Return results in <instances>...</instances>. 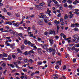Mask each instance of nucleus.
<instances>
[{"mask_svg": "<svg viewBox=\"0 0 79 79\" xmlns=\"http://www.w3.org/2000/svg\"><path fill=\"white\" fill-rule=\"evenodd\" d=\"M24 43L25 44L27 45V40H25L24 42Z\"/></svg>", "mask_w": 79, "mask_h": 79, "instance_id": "2f4dec72", "label": "nucleus"}, {"mask_svg": "<svg viewBox=\"0 0 79 79\" xmlns=\"http://www.w3.org/2000/svg\"><path fill=\"white\" fill-rule=\"evenodd\" d=\"M56 64L58 65L59 64V65H61V62L60 61H57V63H56Z\"/></svg>", "mask_w": 79, "mask_h": 79, "instance_id": "f3484780", "label": "nucleus"}, {"mask_svg": "<svg viewBox=\"0 0 79 79\" xmlns=\"http://www.w3.org/2000/svg\"><path fill=\"white\" fill-rule=\"evenodd\" d=\"M75 49V46H73L72 47V50H74Z\"/></svg>", "mask_w": 79, "mask_h": 79, "instance_id": "603ef678", "label": "nucleus"}, {"mask_svg": "<svg viewBox=\"0 0 79 79\" xmlns=\"http://www.w3.org/2000/svg\"><path fill=\"white\" fill-rule=\"evenodd\" d=\"M49 41L51 45H53V42L54 41V40H53V39L52 38H49Z\"/></svg>", "mask_w": 79, "mask_h": 79, "instance_id": "7ed1b4c3", "label": "nucleus"}, {"mask_svg": "<svg viewBox=\"0 0 79 79\" xmlns=\"http://www.w3.org/2000/svg\"><path fill=\"white\" fill-rule=\"evenodd\" d=\"M0 17L2 18V19H5V17L3 16H2V14H0Z\"/></svg>", "mask_w": 79, "mask_h": 79, "instance_id": "c85d7f7f", "label": "nucleus"}, {"mask_svg": "<svg viewBox=\"0 0 79 79\" xmlns=\"http://www.w3.org/2000/svg\"><path fill=\"white\" fill-rule=\"evenodd\" d=\"M6 23V24H9V25H12V23L11 22H7Z\"/></svg>", "mask_w": 79, "mask_h": 79, "instance_id": "a211bd4d", "label": "nucleus"}, {"mask_svg": "<svg viewBox=\"0 0 79 79\" xmlns=\"http://www.w3.org/2000/svg\"><path fill=\"white\" fill-rule=\"evenodd\" d=\"M55 68L56 69H58V68H59V67L58 65H56L55 66Z\"/></svg>", "mask_w": 79, "mask_h": 79, "instance_id": "338daca9", "label": "nucleus"}, {"mask_svg": "<svg viewBox=\"0 0 79 79\" xmlns=\"http://www.w3.org/2000/svg\"><path fill=\"white\" fill-rule=\"evenodd\" d=\"M67 3H65L64 4V7H66L67 6Z\"/></svg>", "mask_w": 79, "mask_h": 79, "instance_id": "a19ab883", "label": "nucleus"}, {"mask_svg": "<svg viewBox=\"0 0 79 79\" xmlns=\"http://www.w3.org/2000/svg\"><path fill=\"white\" fill-rule=\"evenodd\" d=\"M3 10L4 11V12H5V13H6V12H7V10H6L5 8H4L3 9Z\"/></svg>", "mask_w": 79, "mask_h": 79, "instance_id": "f704fd0d", "label": "nucleus"}, {"mask_svg": "<svg viewBox=\"0 0 79 79\" xmlns=\"http://www.w3.org/2000/svg\"><path fill=\"white\" fill-rule=\"evenodd\" d=\"M3 56L4 57H7L8 55L7 54L4 53L3 54Z\"/></svg>", "mask_w": 79, "mask_h": 79, "instance_id": "393cba45", "label": "nucleus"}, {"mask_svg": "<svg viewBox=\"0 0 79 79\" xmlns=\"http://www.w3.org/2000/svg\"><path fill=\"white\" fill-rule=\"evenodd\" d=\"M24 45H22L21 47L22 50H23V49H24Z\"/></svg>", "mask_w": 79, "mask_h": 79, "instance_id": "7c9ffc66", "label": "nucleus"}, {"mask_svg": "<svg viewBox=\"0 0 79 79\" xmlns=\"http://www.w3.org/2000/svg\"><path fill=\"white\" fill-rule=\"evenodd\" d=\"M13 24V25H14L15 26H16V27H18L19 26V23H14Z\"/></svg>", "mask_w": 79, "mask_h": 79, "instance_id": "dca6fc26", "label": "nucleus"}, {"mask_svg": "<svg viewBox=\"0 0 79 79\" xmlns=\"http://www.w3.org/2000/svg\"><path fill=\"white\" fill-rule=\"evenodd\" d=\"M75 11L74 13L76 14V15H79V10L77 9H75Z\"/></svg>", "mask_w": 79, "mask_h": 79, "instance_id": "6e6552de", "label": "nucleus"}, {"mask_svg": "<svg viewBox=\"0 0 79 79\" xmlns=\"http://www.w3.org/2000/svg\"><path fill=\"white\" fill-rule=\"evenodd\" d=\"M9 32H10L12 34H13V35H15V32L13 31V30L11 29H9Z\"/></svg>", "mask_w": 79, "mask_h": 79, "instance_id": "f03ea898", "label": "nucleus"}, {"mask_svg": "<svg viewBox=\"0 0 79 79\" xmlns=\"http://www.w3.org/2000/svg\"><path fill=\"white\" fill-rule=\"evenodd\" d=\"M22 70L24 72H27V70L26 69H23Z\"/></svg>", "mask_w": 79, "mask_h": 79, "instance_id": "a878e982", "label": "nucleus"}, {"mask_svg": "<svg viewBox=\"0 0 79 79\" xmlns=\"http://www.w3.org/2000/svg\"><path fill=\"white\" fill-rule=\"evenodd\" d=\"M0 58H3V55L2 54H0Z\"/></svg>", "mask_w": 79, "mask_h": 79, "instance_id": "bf43d9fd", "label": "nucleus"}, {"mask_svg": "<svg viewBox=\"0 0 79 79\" xmlns=\"http://www.w3.org/2000/svg\"><path fill=\"white\" fill-rule=\"evenodd\" d=\"M38 24L40 25H43V22L41 21H39L38 23Z\"/></svg>", "mask_w": 79, "mask_h": 79, "instance_id": "f8f14e48", "label": "nucleus"}, {"mask_svg": "<svg viewBox=\"0 0 79 79\" xmlns=\"http://www.w3.org/2000/svg\"><path fill=\"white\" fill-rule=\"evenodd\" d=\"M42 64V62H39L38 63V64L39 65H40Z\"/></svg>", "mask_w": 79, "mask_h": 79, "instance_id": "09e8293b", "label": "nucleus"}, {"mask_svg": "<svg viewBox=\"0 0 79 79\" xmlns=\"http://www.w3.org/2000/svg\"><path fill=\"white\" fill-rule=\"evenodd\" d=\"M40 73V72H39V71H36L35 73V74H39Z\"/></svg>", "mask_w": 79, "mask_h": 79, "instance_id": "3c124183", "label": "nucleus"}, {"mask_svg": "<svg viewBox=\"0 0 79 79\" xmlns=\"http://www.w3.org/2000/svg\"><path fill=\"white\" fill-rule=\"evenodd\" d=\"M52 55H55V50H53Z\"/></svg>", "mask_w": 79, "mask_h": 79, "instance_id": "c756f323", "label": "nucleus"}, {"mask_svg": "<svg viewBox=\"0 0 79 79\" xmlns=\"http://www.w3.org/2000/svg\"><path fill=\"white\" fill-rule=\"evenodd\" d=\"M7 65L8 66H10V67H11L12 68H15V65H13V64H8Z\"/></svg>", "mask_w": 79, "mask_h": 79, "instance_id": "9b49d317", "label": "nucleus"}, {"mask_svg": "<svg viewBox=\"0 0 79 79\" xmlns=\"http://www.w3.org/2000/svg\"><path fill=\"white\" fill-rule=\"evenodd\" d=\"M13 8L12 7H9V10H13Z\"/></svg>", "mask_w": 79, "mask_h": 79, "instance_id": "e433bc0d", "label": "nucleus"}, {"mask_svg": "<svg viewBox=\"0 0 79 79\" xmlns=\"http://www.w3.org/2000/svg\"><path fill=\"white\" fill-rule=\"evenodd\" d=\"M68 18V16L66 14L64 17V19H67Z\"/></svg>", "mask_w": 79, "mask_h": 79, "instance_id": "aec40b11", "label": "nucleus"}, {"mask_svg": "<svg viewBox=\"0 0 79 79\" xmlns=\"http://www.w3.org/2000/svg\"><path fill=\"white\" fill-rule=\"evenodd\" d=\"M12 57L13 58H16V56H15V55H12Z\"/></svg>", "mask_w": 79, "mask_h": 79, "instance_id": "e2e57ef3", "label": "nucleus"}, {"mask_svg": "<svg viewBox=\"0 0 79 79\" xmlns=\"http://www.w3.org/2000/svg\"><path fill=\"white\" fill-rule=\"evenodd\" d=\"M23 60L25 63H28L29 62V60L26 58L24 59Z\"/></svg>", "mask_w": 79, "mask_h": 79, "instance_id": "2eb2a0df", "label": "nucleus"}, {"mask_svg": "<svg viewBox=\"0 0 79 79\" xmlns=\"http://www.w3.org/2000/svg\"><path fill=\"white\" fill-rule=\"evenodd\" d=\"M7 14L9 16H11V13H10V12H8L7 13Z\"/></svg>", "mask_w": 79, "mask_h": 79, "instance_id": "72a5a7b5", "label": "nucleus"}, {"mask_svg": "<svg viewBox=\"0 0 79 79\" xmlns=\"http://www.w3.org/2000/svg\"><path fill=\"white\" fill-rule=\"evenodd\" d=\"M60 22H62L63 21V19L62 18H61L60 19Z\"/></svg>", "mask_w": 79, "mask_h": 79, "instance_id": "c03bdc74", "label": "nucleus"}, {"mask_svg": "<svg viewBox=\"0 0 79 79\" xmlns=\"http://www.w3.org/2000/svg\"><path fill=\"white\" fill-rule=\"evenodd\" d=\"M66 69V67L65 65H64V67L63 68V69L64 70V69Z\"/></svg>", "mask_w": 79, "mask_h": 79, "instance_id": "49530a36", "label": "nucleus"}, {"mask_svg": "<svg viewBox=\"0 0 79 79\" xmlns=\"http://www.w3.org/2000/svg\"><path fill=\"white\" fill-rule=\"evenodd\" d=\"M73 14H71L70 15L69 17L70 19H71L73 18Z\"/></svg>", "mask_w": 79, "mask_h": 79, "instance_id": "bb28decb", "label": "nucleus"}, {"mask_svg": "<svg viewBox=\"0 0 79 79\" xmlns=\"http://www.w3.org/2000/svg\"><path fill=\"white\" fill-rule=\"evenodd\" d=\"M38 52L39 53L40 55H41V54H42V52H41V51L40 50H38Z\"/></svg>", "mask_w": 79, "mask_h": 79, "instance_id": "79ce46f5", "label": "nucleus"}, {"mask_svg": "<svg viewBox=\"0 0 79 79\" xmlns=\"http://www.w3.org/2000/svg\"><path fill=\"white\" fill-rule=\"evenodd\" d=\"M50 34H55V31L51 30L49 31Z\"/></svg>", "mask_w": 79, "mask_h": 79, "instance_id": "9d476101", "label": "nucleus"}, {"mask_svg": "<svg viewBox=\"0 0 79 79\" xmlns=\"http://www.w3.org/2000/svg\"><path fill=\"white\" fill-rule=\"evenodd\" d=\"M75 47H79V44H75Z\"/></svg>", "mask_w": 79, "mask_h": 79, "instance_id": "4c0bfd02", "label": "nucleus"}, {"mask_svg": "<svg viewBox=\"0 0 79 79\" xmlns=\"http://www.w3.org/2000/svg\"><path fill=\"white\" fill-rule=\"evenodd\" d=\"M33 53V54H34L35 53L32 50L29 51L28 52V53L30 54V53Z\"/></svg>", "mask_w": 79, "mask_h": 79, "instance_id": "6ab92c4d", "label": "nucleus"}, {"mask_svg": "<svg viewBox=\"0 0 79 79\" xmlns=\"http://www.w3.org/2000/svg\"><path fill=\"white\" fill-rule=\"evenodd\" d=\"M74 31H78V30H79V29H78V28H75L74 29Z\"/></svg>", "mask_w": 79, "mask_h": 79, "instance_id": "c9c22d12", "label": "nucleus"}, {"mask_svg": "<svg viewBox=\"0 0 79 79\" xmlns=\"http://www.w3.org/2000/svg\"><path fill=\"white\" fill-rule=\"evenodd\" d=\"M47 51H49V52H52L53 50V49L52 48H49V49H47Z\"/></svg>", "mask_w": 79, "mask_h": 79, "instance_id": "4468645a", "label": "nucleus"}, {"mask_svg": "<svg viewBox=\"0 0 79 79\" xmlns=\"http://www.w3.org/2000/svg\"><path fill=\"white\" fill-rule=\"evenodd\" d=\"M40 18H42L43 19L47 18V16L45 15H42L40 16Z\"/></svg>", "mask_w": 79, "mask_h": 79, "instance_id": "0eeeda50", "label": "nucleus"}, {"mask_svg": "<svg viewBox=\"0 0 79 79\" xmlns=\"http://www.w3.org/2000/svg\"><path fill=\"white\" fill-rule=\"evenodd\" d=\"M75 26H76L77 27H79V24L78 23H75Z\"/></svg>", "mask_w": 79, "mask_h": 79, "instance_id": "a18cd8bd", "label": "nucleus"}, {"mask_svg": "<svg viewBox=\"0 0 79 79\" xmlns=\"http://www.w3.org/2000/svg\"><path fill=\"white\" fill-rule=\"evenodd\" d=\"M19 36H20V37H21V38H22L23 39H24V36H23V34L19 33Z\"/></svg>", "mask_w": 79, "mask_h": 79, "instance_id": "ddd939ff", "label": "nucleus"}, {"mask_svg": "<svg viewBox=\"0 0 79 79\" xmlns=\"http://www.w3.org/2000/svg\"><path fill=\"white\" fill-rule=\"evenodd\" d=\"M2 66L3 67H5V66H6V64H5L4 63L2 64Z\"/></svg>", "mask_w": 79, "mask_h": 79, "instance_id": "de8ad7c7", "label": "nucleus"}, {"mask_svg": "<svg viewBox=\"0 0 79 79\" xmlns=\"http://www.w3.org/2000/svg\"><path fill=\"white\" fill-rule=\"evenodd\" d=\"M61 13H59L58 15L57 16L58 17H60V16H61Z\"/></svg>", "mask_w": 79, "mask_h": 79, "instance_id": "8fccbe9b", "label": "nucleus"}, {"mask_svg": "<svg viewBox=\"0 0 79 79\" xmlns=\"http://www.w3.org/2000/svg\"><path fill=\"white\" fill-rule=\"evenodd\" d=\"M29 61V62L31 63H34V61H33V60H32L31 59H30Z\"/></svg>", "mask_w": 79, "mask_h": 79, "instance_id": "cd10ccee", "label": "nucleus"}, {"mask_svg": "<svg viewBox=\"0 0 79 79\" xmlns=\"http://www.w3.org/2000/svg\"><path fill=\"white\" fill-rule=\"evenodd\" d=\"M52 0H48V2L49 3H52Z\"/></svg>", "mask_w": 79, "mask_h": 79, "instance_id": "ea45409f", "label": "nucleus"}, {"mask_svg": "<svg viewBox=\"0 0 79 79\" xmlns=\"http://www.w3.org/2000/svg\"><path fill=\"white\" fill-rule=\"evenodd\" d=\"M34 15H32L29 18H30V19H31V18H34Z\"/></svg>", "mask_w": 79, "mask_h": 79, "instance_id": "864d4df0", "label": "nucleus"}, {"mask_svg": "<svg viewBox=\"0 0 79 79\" xmlns=\"http://www.w3.org/2000/svg\"><path fill=\"white\" fill-rule=\"evenodd\" d=\"M39 5H40V6H43V5H45V3L41 2L40 3Z\"/></svg>", "mask_w": 79, "mask_h": 79, "instance_id": "4be33fe9", "label": "nucleus"}, {"mask_svg": "<svg viewBox=\"0 0 79 79\" xmlns=\"http://www.w3.org/2000/svg\"><path fill=\"white\" fill-rule=\"evenodd\" d=\"M16 70L15 69H14V70H12L11 72L12 73H15V72H16Z\"/></svg>", "mask_w": 79, "mask_h": 79, "instance_id": "58836bf2", "label": "nucleus"}, {"mask_svg": "<svg viewBox=\"0 0 79 79\" xmlns=\"http://www.w3.org/2000/svg\"><path fill=\"white\" fill-rule=\"evenodd\" d=\"M18 58L19 60H23V58H22L21 57H19Z\"/></svg>", "mask_w": 79, "mask_h": 79, "instance_id": "473e14b6", "label": "nucleus"}, {"mask_svg": "<svg viewBox=\"0 0 79 79\" xmlns=\"http://www.w3.org/2000/svg\"><path fill=\"white\" fill-rule=\"evenodd\" d=\"M75 51H76V52H79V49H75Z\"/></svg>", "mask_w": 79, "mask_h": 79, "instance_id": "680f3d73", "label": "nucleus"}, {"mask_svg": "<svg viewBox=\"0 0 79 79\" xmlns=\"http://www.w3.org/2000/svg\"><path fill=\"white\" fill-rule=\"evenodd\" d=\"M73 37L75 40H77V38H78V36L77 35H73Z\"/></svg>", "mask_w": 79, "mask_h": 79, "instance_id": "423d86ee", "label": "nucleus"}, {"mask_svg": "<svg viewBox=\"0 0 79 79\" xmlns=\"http://www.w3.org/2000/svg\"><path fill=\"white\" fill-rule=\"evenodd\" d=\"M2 60H5V61H6V60H7V59L5 58H3L2 59Z\"/></svg>", "mask_w": 79, "mask_h": 79, "instance_id": "052dcab7", "label": "nucleus"}, {"mask_svg": "<svg viewBox=\"0 0 79 79\" xmlns=\"http://www.w3.org/2000/svg\"><path fill=\"white\" fill-rule=\"evenodd\" d=\"M67 2L69 3H71L73 2V1L72 0H68L67 1Z\"/></svg>", "mask_w": 79, "mask_h": 79, "instance_id": "b1692460", "label": "nucleus"}, {"mask_svg": "<svg viewBox=\"0 0 79 79\" xmlns=\"http://www.w3.org/2000/svg\"><path fill=\"white\" fill-rule=\"evenodd\" d=\"M53 2L56 6H60V5H59V4L58 3V2H57V1L56 0H53Z\"/></svg>", "mask_w": 79, "mask_h": 79, "instance_id": "20e7f679", "label": "nucleus"}, {"mask_svg": "<svg viewBox=\"0 0 79 79\" xmlns=\"http://www.w3.org/2000/svg\"><path fill=\"white\" fill-rule=\"evenodd\" d=\"M41 45L42 47V48L43 49H47V47H48V45L47 44H41Z\"/></svg>", "mask_w": 79, "mask_h": 79, "instance_id": "f257e3e1", "label": "nucleus"}, {"mask_svg": "<svg viewBox=\"0 0 79 79\" xmlns=\"http://www.w3.org/2000/svg\"><path fill=\"white\" fill-rule=\"evenodd\" d=\"M32 28L33 30H35V27L34 25L32 27Z\"/></svg>", "mask_w": 79, "mask_h": 79, "instance_id": "37998d69", "label": "nucleus"}, {"mask_svg": "<svg viewBox=\"0 0 79 79\" xmlns=\"http://www.w3.org/2000/svg\"><path fill=\"white\" fill-rule=\"evenodd\" d=\"M47 11H48V14L50 16H51V14H50V13H51V10H49V9H47Z\"/></svg>", "mask_w": 79, "mask_h": 79, "instance_id": "1a4fd4ad", "label": "nucleus"}, {"mask_svg": "<svg viewBox=\"0 0 79 79\" xmlns=\"http://www.w3.org/2000/svg\"><path fill=\"white\" fill-rule=\"evenodd\" d=\"M76 59H75V58H74V59L73 60V62H76Z\"/></svg>", "mask_w": 79, "mask_h": 79, "instance_id": "13d9d810", "label": "nucleus"}, {"mask_svg": "<svg viewBox=\"0 0 79 79\" xmlns=\"http://www.w3.org/2000/svg\"><path fill=\"white\" fill-rule=\"evenodd\" d=\"M44 22H45L46 23H47V19H44Z\"/></svg>", "mask_w": 79, "mask_h": 79, "instance_id": "0e129e2a", "label": "nucleus"}, {"mask_svg": "<svg viewBox=\"0 0 79 79\" xmlns=\"http://www.w3.org/2000/svg\"><path fill=\"white\" fill-rule=\"evenodd\" d=\"M45 35H48V32H45L44 33Z\"/></svg>", "mask_w": 79, "mask_h": 79, "instance_id": "69168bd1", "label": "nucleus"}, {"mask_svg": "<svg viewBox=\"0 0 79 79\" xmlns=\"http://www.w3.org/2000/svg\"><path fill=\"white\" fill-rule=\"evenodd\" d=\"M20 16V15L19 14H17L16 15V17H19Z\"/></svg>", "mask_w": 79, "mask_h": 79, "instance_id": "5fc2aeb1", "label": "nucleus"}, {"mask_svg": "<svg viewBox=\"0 0 79 79\" xmlns=\"http://www.w3.org/2000/svg\"><path fill=\"white\" fill-rule=\"evenodd\" d=\"M15 67H16V68H18L19 69V66H18V65L17 64L15 65Z\"/></svg>", "mask_w": 79, "mask_h": 79, "instance_id": "6e6d98bb", "label": "nucleus"}, {"mask_svg": "<svg viewBox=\"0 0 79 79\" xmlns=\"http://www.w3.org/2000/svg\"><path fill=\"white\" fill-rule=\"evenodd\" d=\"M8 60H11V57L10 56H9L7 58Z\"/></svg>", "mask_w": 79, "mask_h": 79, "instance_id": "5701e85b", "label": "nucleus"}, {"mask_svg": "<svg viewBox=\"0 0 79 79\" xmlns=\"http://www.w3.org/2000/svg\"><path fill=\"white\" fill-rule=\"evenodd\" d=\"M17 51L18 52H19V53H20L21 54H22L23 53V52L21 51V50L19 49H17Z\"/></svg>", "mask_w": 79, "mask_h": 79, "instance_id": "412c9836", "label": "nucleus"}, {"mask_svg": "<svg viewBox=\"0 0 79 79\" xmlns=\"http://www.w3.org/2000/svg\"><path fill=\"white\" fill-rule=\"evenodd\" d=\"M55 24H56V25H58V24H60V21H57L56 20H55L54 22Z\"/></svg>", "mask_w": 79, "mask_h": 79, "instance_id": "39448f33", "label": "nucleus"}, {"mask_svg": "<svg viewBox=\"0 0 79 79\" xmlns=\"http://www.w3.org/2000/svg\"><path fill=\"white\" fill-rule=\"evenodd\" d=\"M74 26H75V24H72L71 25V27H74Z\"/></svg>", "mask_w": 79, "mask_h": 79, "instance_id": "4d7b16f0", "label": "nucleus"}, {"mask_svg": "<svg viewBox=\"0 0 79 79\" xmlns=\"http://www.w3.org/2000/svg\"><path fill=\"white\" fill-rule=\"evenodd\" d=\"M61 78H62V79H66V77H64V76H63Z\"/></svg>", "mask_w": 79, "mask_h": 79, "instance_id": "774afa93", "label": "nucleus"}]
</instances>
